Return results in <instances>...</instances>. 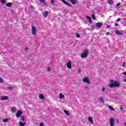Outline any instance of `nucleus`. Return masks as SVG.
<instances>
[{"label": "nucleus", "instance_id": "nucleus-1", "mask_svg": "<svg viewBox=\"0 0 126 126\" xmlns=\"http://www.w3.org/2000/svg\"><path fill=\"white\" fill-rule=\"evenodd\" d=\"M108 86L110 88H116V87H120L121 86V83L118 81H114L111 80L110 81V84L108 85Z\"/></svg>", "mask_w": 126, "mask_h": 126}, {"label": "nucleus", "instance_id": "nucleus-2", "mask_svg": "<svg viewBox=\"0 0 126 126\" xmlns=\"http://www.w3.org/2000/svg\"><path fill=\"white\" fill-rule=\"evenodd\" d=\"M32 34L34 36L37 34V28L35 26H32Z\"/></svg>", "mask_w": 126, "mask_h": 126}, {"label": "nucleus", "instance_id": "nucleus-3", "mask_svg": "<svg viewBox=\"0 0 126 126\" xmlns=\"http://www.w3.org/2000/svg\"><path fill=\"white\" fill-rule=\"evenodd\" d=\"M110 126H115L116 123L115 122V118L112 117L109 120Z\"/></svg>", "mask_w": 126, "mask_h": 126}, {"label": "nucleus", "instance_id": "nucleus-4", "mask_svg": "<svg viewBox=\"0 0 126 126\" xmlns=\"http://www.w3.org/2000/svg\"><path fill=\"white\" fill-rule=\"evenodd\" d=\"M88 55V50H86L81 54V58H82V59H85Z\"/></svg>", "mask_w": 126, "mask_h": 126}, {"label": "nucleus", "instance_id": "nucleus-5", "mask_svg": "<svg viewBox=\"0 0 126 126\" xmlns=\"http://www.w3.org/2000/svg\"><path fill=\"white\" fill-rule=\"evenodd\" d=\"M82 81L85 82V83H87V84H89L90 83V80L89 78L87 77H85L82 79Z\"/></svg>", "mask_w": 126, "mask_h": 126}, {"label": "nucleus", "instance_id": "nucleus-6", "mask_svg": "<svg viewBox=\"0 0 126 126\" xmlns=\"http://www.w3.org/2000/svg\"><path fill=\"white\" fill-rule=\"evenodd\" d=\"M8 96H1L0 97V100L1 101H5V100H8Z\"/></svg>", "mask_w": 126, "mask_h": 126}, {"label": "nucleus", "instance_id": "nucleus-7", "mask_svg": "<svg viewBox=\"0 0 126 126\" xmlns=\"http://www.w3.org/2000/svg\"><path fill=\"white\" fill-rule=\"evenodd\" d=\"M21 115H22V111H21V110H19L16 114V118H20Z\"/></svg>", "mask_w": 126, "mask_h": 126}, {"label": "nucleus", "instance_id": "nucleus-8", "mask_svg": "<svg viewBox=\"0 0 126 126\" xmlns=\"http://www.w3.org/2000/svg\"><path fill=\"white\" fill-rule=\"evenodd\" d=\"M115 33H116L117 35H122V34H123V32H122L121 31L115 30Z\"/></svg>", "mask_w": 126, "mask_h": 126}, {"label": "nucleus", "instance_id": "nucleus-9", "mask_svg": "<svg viewBox=\"0 0 126 126\" xmlns=\"http://www.w3.org/2000/svg\"><path fill=\"white\" fill-rule=\"evenodd\" d=\"M102 25H103V23H97L95 24V27H98V28H100V27H102Z\"/></svg>", "mask_w": 126, "mask_h": 126}, {"label": "nucleus", "instance_id": "nucleus-10", "mask_svg": "<svg viewBox=\"0 0 126 126\" xmlns=\"http://www.w3.org/2000/svg\"><path fill=\"white\" fill-rule=\"evenodd\" d=\"M67 68H69V69L71 68V61H69L67 63Z\"/></svg>", "mask_w": 126, "mask_h": 126}, {"label": "nucleus", "instance_id": "nucleus-11", "mask_svg": "<svg viewBox=\"0 0 126 126\" xmlns=\"http://www.w3.org/2000/svg\"><path fill=\"white\" fill-rule=\"evenodd\" d=\"M48 15H49V12H48L47 11L44 12L43 13V15L44 18H46L47 17V16H48Z\"/></svg>", "mask_w": 126, "mask_h": 126}, {"label": "nucleus", "instance_id": "nucleus-12", "mask_svg": "<svg viewBox=\"0 0 126 126\" xmlns=\"http://www.w3.org/2000/svg\"><path fill=\"white\" fill-rule=\"evenodd\" d=\"M98 100L100 103H102V104H104L105 103V100H104V98H103L102 97H100L98 98Z\"/></svg>", "mask_w": 126, "mask_h": 126}, {"label": "nucleus", "instance_id": "nucleus-13", "mask_svg": "<svg viewBox=\"0 0 126 126\" xmlns=\"http://www.w3.org/2000/svg\"><path fill=\"white\" fill-rule=\"evenodd\" d=\"M39 98L40 100H44V99H45V96H44L43 94H41L39 95Z\"/></svg>", "mask_w": 126, "mask_h": 126}, {"label": "nucleus", "instance_id": "nucleus-14", "mask_svg": "<svg viewBox=\"0 0 126 126\" xmlns=\"http://www.w3.org/2000/svg\"><path fill=\"white\" fill-rule=\"evenodd\" d=\"M62 0L63 2V3H65V4H66V5H68V6H70V4L69 3L66 2L64 0Z\"/></svg>", "mask_w": 126, "mask_h": 126}, {"label": "nucleus", "instance_id": "nucleus-15", "mask_svg": "<svg viewBox=\"0 0 126 126\" xmlns=\"http://www.w3.org/2000/svg\"><path fill=\"white\" fill-rule=\"evenodd\" d=\"M88 121L90 124H93V119H92V117H89L88 118Z\"/></svg>", "mask_w": 126, "mask_h": 126}, {"label": "nucleus", "instance_id": "nucleus-16", "mask_svg": "<svg viewBox=\"0 0 126 126\" xmlns=\"http://www.w3.org/2000/svg\"><path fill=\"white\" fill-rule=\"evenodd\" d=\"M19 125L20 126H26V123H22V122H20Z\"/></svg>", "mask_w": 126, "mask_h": 126}, {"label": "nucleus", "instance_id": "nucleus-17", "mask_svg": "<svg viewBox=\"0 0 126 126\" xmlns=\"http://www.w3.org/2000/svg\"><path fill=\"white\" fill-rule=\"evenodd\" d=\"M59 98L60 99H63L64 98V95L63 94H60Z\"/></svg>", "mask_w": 126, "mask_h": 126}, {"label": "nucleus", "instance_id": "nucleus-18", "mask_svg": "<svg viewBox=\"0 0 126 126\" xmlns=\"http://www.w3.org/2000/svg\"><path fill=\"white\" fill-rule=\"evenodd\" d=\"M86 18L89 20V22L91 24V23H92V20H91V18H90L88 16H87Z\"/></svg>", "mask_w": 126, "mask_h": 126}, {"label": "nucleus", "instance_id": "nucleus-19", "mask_svg": "<svg viewBox=\"0 0 126 126\" xmlns=\"http://www.w3.org/2000/svg\"><path fill=\"white\" fill-rule=\"evenodd\" d=\"M108 108L110 109V110L111 111V112H114V111H115L114 108H113V107H112L111 106L109 105Z\"/></svg>", "mask_w": 126, "mask_h": 126}, {"label": "nucleus", "instance_id": "nucleus-20", "mask_svg": "<svg viewBox=\"0 0 126 126\" xmlns=\"http://www.w3.org/2000/svg\"><path fill=\"white\" fill-rule=\"evenodd\" d=\"M2 122H3L4 123H7V122H9V119L6 118V119H3Z\"/></svg>", "mask_w": 126, "mask_h": 126}, {"label": "nucleus", "instance_id": "nucleus-21", "mask_svg": "<svg viewBox=\"0 0 126 126\" xmlns=\"http://www.w3.org/2000/svg\"><path fill=\"white\" fill-rule=\"evenodd\" d=\"M12 4V3L11 2L7 3H6V6H7L8 7H10Z\"/></svg>", "mask_w": 126, "mask_h": 126}, {"label": "nucleus", "instance_id": "nucleus-22", "mask_svg": "<svg viewBox=\"0 0 126 126\" xmlns=\"http://www.w3.org/2000/svg\"><path fill=\"white\" fill-rule=\"evenodd\" d=\"M71 2L72 4H75L77 2V1L76 0H71Z\"/></svg>", "mask_w": 126, "mask_h": 126}, {"label": "nucleus", "instance_id": "nucleus-23", "mask_svg": "<svg viewBox=\"0 0 126 126\" xmlns=\"http://www.w3.org/2000/svg\"><path fill=\"white\" fill-rule=\"evenodd\" d=\"M39 0L41 3H42L43 4H46V2L45 1V0Z\"/></svg>", "mask_w": 126, "mask_h": 126}, {"label": "nucleus", "instance_id": "nucleus-24", "mask_svg": "<svg viewBox=\"0 0 126 126\" xmlns=\"http://www.w3.org/2000/svg\"><path fill=\"white\" fill-rule=\"evenodd\" d=\"M108 3L109 4H110V5H112V4H113V3H114V1L112 0H109L108 1Z\"/></svg>", "mask_w": 126, "mask_h": 126}, {"label": "nucleus", "instance_id": "nucleus-25", "mask_svg": "<svg viewBox=\"0 0 126 126\" xmlns=\"http://www.w3.org/2000/svg\"><path fill=\"white\" fill-rule=\"evenodd\" d=\"M63 112L67 116H69V112L67 110H64Z\"/></svg>", "mask_w": 126, "mask_h": 126}, {"label": "nucleus", "instance_id": "nucleus-26", "mask_svg": "<svg viewBox=\"0 0 126 126\" xmlns=\"http://www.w3.org/2000/svg\"><path fill=\"white\" fill-rule=\"evenodd\" d=\"M11 110L12 113H15L16 112V108H11Z\"/></svg>", "mask_w": 126, "mask_h": 126}, {"label": "nucleus", "instance_id": "nucleus-27", "mask_svg": "<svg viewBox=\"0 0 126 126\" xmlns=\"http://www.w3.org/2000/svg\"><path fill=\"white\" fill-rule=\"evenodd\" d=\"M55 2V0H51V4H52V5H55V4H54Z\"/></svg>", "mask_w": 126, "mask_h": 126}, {"label": "nucleus", "instance_id": "nucleus-28", "mask_svg": "<svg viewBox=\"0 0 126 126\" xmlns=\"http://www.w3.org/2000/svg\"><path fill=\"white\" fill-rule=\"evenodd\" d=\"M76 36L77 37V38H80V35L79 34V33H77L76 34Z\"/></svg>", "mask_w": 126, "mask_h": 126}, {"label": "nucleus", "instance_id": "nucleus-29", "mask_svg": "<svg viewBox=\"0 0 126 126\" xmlns=\"http://www.w3.org/2000/svg\"><path fill=\"white\" fill-rule=\"evenodd\" d=\"M92 19H94V20H95V19H96V18H95V15H94V14H93L92 15Z\"/></svg>", "mask_w": 126, "mask_h": 126}, {"label": "nucleus", "instance_id": "nucleus-30", "mask_svg": "<svg viewBox=\"0 0 126 126\" xmlns=\"http://www.w3.org/2000/svg\"><path fill=\"white\" fill-rule=\"evenodd\" d=\"M21 119L22 121H23V122H24V121H25V118L23 116H21Z\"/></svg>", "mask_w": 126, "mask_h": 126}, {"label": "nucleus", "instance_id": "nucleus-31", "mask_svg": "<svg viewBox=\"0 0 126 126\" xmlns=\"http://www.w3.org/2000/svg\"><path fill=\"white\" fill-rule=\"evenodd\" d=\"M47 70H48V71H51V70H52V68L50 67H48Z\"/></svg>", "mask_w": 126, "mask_h": 126}, {"label": "nucleus", "instance_id": "nucleus-32", "mask_svg": "<svg viewBox=\"0 0 126 126\" xmlns=\"http://www.w3.org/2000/svg\"><path fill=\"white\" fill-rule=\"evenodd\" d=\"M2 82H3V80L2 79V78L0 77V83H2Z\"/></svg>", "mask_w": 126, "mask_h": 126}, {"label": "nucleus", "instance_id": "nucleus-33", "mask_svg": "<svg viewBox=\"0 0 126 126\" xmlns=\"http://www.w3.org/2000/svg\"><path fill=\"white\" fill-rule=\"evenodd\" d=\"M105 90H106V88L105 87H103L102 88V91L103 92H104V91H105Z\"/></svg>", "mask_w": 126, "mask_h": 126}, {"label": "nucleus", "instance_id": "nucleus-34", "mask_svg": "<svg viewBox=\"0 0 126 126\" xmlns=\"http://www.w3.org/2000/svg\"><path fill=\"white\" fill-rule=\"evenodd\" d=\"M1 2L3 4H4V3H5V0H2Z\"/></svg>", "mask_w": 126, "mask_h": 126}, {"label": "nucleus", "instance_id": "nucleus-35", "mask_svg": "<svg viewBox=\"0 0 126 126\" xmlns=\"http://www.w3.org/2000/svg\"><path fill=\"white\" fill-rule=\"evenodd\" d=\"M39 126H44V123L43 122H41Z\"/></svg>", "mask_w": 126, "mask_h": 126}, {"label": "nucleus", "instance_id": "nucleus-36", "mask_svg": "<svg viewBox=\"0 0 126 126\" xmlns=\"http://www.w3.org/2000/svg\"><path fill=\"white\" fill-rule=\"evenodd\" d=\"M8 89H9L10 90H12V89H13V87H8Z\"/></svg>", "mask_w": 126, "mask_h": 126}, {"label": "nucleus", "instance_id": "nucleus-37", "mask_svg": "<svg viewBox=\"0 0 126 126\" xmlns=\"http://www.w3.org/2000/svg\"><path fill=\"white\" fill-rule=\"evenodd\" d=\"M119 5H121V3H118L116 5L117 6H119Z\"/></svg>", "mask_w": 126, "mask_h": 126}, {"label": "nucleus", "instance_id": "nucleus-38", "mask_svg": "<svg viewBox=\"0 0 126 126\" xmlns=\"http://www.w3.org/2000/svg\"><path fill=\"white\" fill-rule=\"evenodd\" d=\"M125 65H126V63L125 62L123 63V66H125Z\"/></svg>", "mask_w": 126, "mask_h": 126}, {"label": "nucleus", "instance_id": "nucleus-39", "mask_svg": "<svg viewBox=\"0 0 126 126\" xmlns=\"http://www.w3.org/2000/svg\"><path fill=\"white\" fill-rule=\"evenodd\" d=\"M123 74H124V75H125V76H126V72H124L123 73Z\"/></svg>", "mask_w": 126, "mask_h": 126}, {"label": "nucleus", "instance_id": "nucleus-40", "mask_svg": "<svg viewBox=\"0 0 126 126\" xmlns=\"http://www.w3.org/2000/svg\"><path fill=\"white\" fill-rule=\"evenodd\" d=\"M121 20V19L119 18L117 19V22H119V21H120Z\"/></svg>", "mask_w": 126, "mask_h": 126}, {"label": "nucleus", "instance_id": "nucleus-41", "mask_svg": "<svg viewBox=\"0 0 126 126\" xmlns=\"http://www.w3.org/2000/svg\"><path fill=\"white\" fill-rule=\"evenodd\" d=\"M123 81H124V82H126V78L124 79H123Z\"/></svg>", "mask_w": 126, "mask_h": 126}, {"label": "nucleus", "instance_id": "nucleus-42", "mask_svg": "<svg viewBox=\"0 0 126 126\" xmlns=\"http://www.w3.org/2000/svg\"><path fill=\"white\" fill-rule=\"evenodd\" d=\"M25 50H26V51H27V50H28V47L25 48Z\"/></svg>", "mask_w": 126, "mask_h": 126}, {"label": "nucleus", "instance_id": "nucleus-43", "mask_svg": "<svg viewBox=\"0 0 126 126\" xmlns=\"http://www.w3.org/2000/svg\"><path fill=\"white\" fill-rule=\"evenodd\" d=\"M115 26H119V24H115Z\"/></svg>", "mask_w": 126, "mask_h": 126}, {"label": "nucleus", "instance_id": "nucleus-44", "mask_svg": "<svg viewBox=\"0 0 126 126\" xmlns=\"http://www.w3.org/2000/svg\"><path fill=\"white\" fill-rule=\"evenodd\" d=\"M109 34H110V33H109V32L106 33V35H109Z\"/></svg>", "mask_w": 126, "mask_h": 126}, {"label": "nucleus", "instance_id": "nucleus-45", "mask_svg": "<svg viewBox=\"0 0 126 126\" xmlns=\"http://www.w3.org/2000/svg\"><path fill=\"white\" fill-rule=\"evenodd\" d=\"M125 126H126V123H125Z\"/></svg>", "mask_w": 126, "mask_h": 126}]
</instances>
